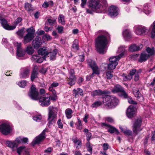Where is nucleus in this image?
I'll use <instances>...</instances> for the list:
<instances>
[{
  "instance_id": "60",
  "label": "nucleus",
  "mask_w": 155,
  "mask_h": 155,
  "mask_svg": "<svg viewBox=\"0 0 155 155\" xmlns=\"http://www.w3.org/2000/svg\"><path fill=\"white\" fill-rule=\"evenodd\" d=\"M94 74H95V73H94V71H93V72L91 74L87 75L86 76V80L87 81L90 80L94 76Z\"/></svg>"
},
{
  "instance_id": "50",
  "label": "nucleus",
  "mask_w": 155,
  "mask_h": 155,
  "mask_svg": "<svg viewBox=\"0 0 155 155\" xmlns=\"http://www.w3.org/2000/svg\"><path fill=\"white\" fill-rule=\"evenodd\" d=\"M127 99L128 100V102L130 104H137V102L134 101L130 97H129Z\"/></svg>"
},
{
  "instance_id": "19",
  "label": "nucleus",
  "mask_w": 155,
  "mask_h": 155,
  "mask_svg": "<svg viewBox=\"0 0 155 155\" xmlns=\"http://www.w3.org/2000/svg\"><path fill=\"white\" fill-rule=\"evenodd\" d=\"M108 15L111 17H114L118 15L117 8L115 6H111L108 9Z\"/></svg>"
},
{
  "instance_id": "53",
  "label": "nucleus",
  "mask_w": 155,
  "mask_h": 155,
  "mask_svg": "<svg viewBox=\"0 0 155 155\" xmlns=\"http://www.w3.org/2000/svg\"><path fill=\"white\" fill-rule=\"evenodd\" d=\"M39 54L34 55L31 58V60L34 62H36L39 57Z\"/></svg>"
},
{
  "instance_id": "25",
  "label": "nucleus",
  "mask_w": 155,
  "mask_h": 155,
  "mask_svg": "<svg viewBox=\"0 0 155 155\" xmlns=\"http://www.w3.org/2000/svg\"><path fill=\"white\" fill-rule=\"evenodd\" d=\"M143 47V45L140 44L139 45L137 46L135 45H131L129 48V50L131 52L138 51L140 50Z\"/></svg>"
},
{
  "instance_id": "38",
  "label": "nucleus",
  "mask_w": 155,
  "mask_h": 155,
  "mask_svg": "<svg viewBox=\"0 0 155 155\" xmlns=\"http://www.w3.org/2000/svg\"><path fill=\"white\" fill-rule=\"evenodd\" d=\"M102 104V102L100 101H95L91 105V107L92 108H96L101 106Z\"/></svg>"
},
{
  "instance_id": "45",
  "label": "nucleus",
  "mask_w": 155,
  "mask_h": 155,
  "mask_svg": "<svg viewBox=\"0 0 155 155\" xmlns=\"http://www.w3.org/2000/svg\"><path fill=\"white\" fill-rule=\"evenodd\" d=\"M75 144V147L76 148L79 149L80 148L81 146V143L79 140H76L74 141Z\"/></svg>"
},
{
  "instance_id": "59",
  "label": "nucleus",
  "mask_w": 155,
  "mask_h": 155,
  "mask_svg": "<svg viewBox=\"0 0 155 155\" xmlns=\"http://www.w3.org/2000/svg\"><path fill=\"white\" fill-rule=\"evenodd\" d=\"M61 121V119H59L57 121V124L59 128L62 129L63 128V124Z\"/></svg>"
},
{
  "instance_id": "23",
  "label": "nucleus",
  "mask_w": 155,
  "mask_h": 155,
  "mask_svg": "<svg viewBox=\"0 0 155 155\" xmlns=\"http://www.w3.org/2000/svg\"><path fill=\"white\" fill-rule=\"evenodd\" d=\"M38 53L39 55H44L45 57V56L49 54V52L48 51V48L44 47L39 49L38 50Z\"/></svg>"
},
{
  "instance_id": "16",
  "label": "nucleus",
  "mask_w": 155,
  "mask_h": 155,
  "mask_svg": "<svg viewBox=\"0 0 155 155\" xmlns=\"http://www.w3.org/2000/svg\"><path fill=\"white\" fill-rule=\"evenodd\" d=\"M15 46L17 47L16 53L17 56L19 57L24 56L25 54V51L22 48L21 43H18L17 42Z\"/></svg>"
},
{
  "instance_id": "10",
  "label": "nucleus",
  "mask_w": 155,
  "mask_h": 155,
  "mask_svg": "<svg viewBox=\"0 0 155 155\" xmlns=\"http://www.w3.org/2000/svg\"><path fill=\"white\" fill-rule=\"evenodd\" d=\"M38 100L39 102L41 103V105L43 107L47 106L50 104L49 95L47 94L43 97H40Z\"/></svg>"
},
{
  "instance_id": "44",
  "label": "nucleus",
  "mask_w": 155,
  "mask_h": 155,
  "mask_svg": "<svg viewBox=\"0 0 155 155\" xmlns=\"http://www.w3.org/2000/svg\"><path fill=\"white\" fill-rule=\"evenodd\" d=\"M154 48L153 47L152 48H151L149 47L147 48L146 51L149 54H148L150 55V57L154 54Z\"/></svg>"
},
{
  "instance_id": "22",
  "label": "nucleus",
  "mask_w": 155,
  "mask_h": 155,
  "mask_svg": "<svg viewBox=\"0 0 155 155\" xmlns=\"http://www.w3.org/2000/svg\"><path fill=\"white\" fill-rule=\"evenodd\" d=\"M6 143L7 146L13 151L15 150L18 146V144L15 141H7Z\"/></svg>"
},
{
  "instance_id": "12",
  "label": "nucleus",
  "mask_w": 155,
  "mask_h": 155,
  "mask_svg": "<svg viewBox=\"0 0 155 155\" xmlns=\"http://www.w3.org/2000/svg\"><path fill=\"white\" fill-rule=\"evenodd\" d=\"M70 76L67 79V81H68V84L70 86H72L75 83V81L76 80L75 74L74 71L73 69H71L69 71Z\"/></svg>"
},
{
  "instance_id": "17",
  "label": "nucleus",
  "mask_w": 155,
  "mask_h": 155,
  "mask_svg": "<svg viewBox=\"0 0 155 155\" xmlns=\"http://www.w3.org/2000/svg\"><path fill=\"white\" fill-rule=\"evenodd\" d=\"M110 92L106 90L102 91L99 89L95 90L92 91L91 93V95L93 96H97L103 95L104 94H109Z\"/></svg>"
},
{
  "instance_id": "6",
  "label": "nucleus",
  "mask_w": 155,
  "mask_h": 155,
  "mask_svg": "<svg viewBox=\"0 0 155 155\" xmlns=\"http://www.w3.org/2000/svg\"><path fill=\"white\" fill-rule=\"evenodd\" d=\"M102 2L105 4L106 0H89L88 6L91 8L94 9H99L101 7L100 2Z\"/></svg>"
},
{
  "instance_id": "32",
  "label": "nucleus",
  "mask_w": 155,
  "mask_h": 155,
  "mask_svg": "<svg viewBox=\"0 0 155 155\" xmlns=\"http://www.w3.org/2000/svg\"><path fill=\"white\" fill-rule=\"evenodd\" d=\"M134 94L135 97H137V100L139 101H143V97L141 95L139 91H134Z\"/></svg>"
},
{
  "instance_id": "31",
  "label": "nucleus",
  "mask_w": 155,
  "mask_h": 155,
  "mask_svg": "<svg viewBox=\"0 0 155 155\" xmlns=\"http://www.w3.org/2000/svg\"><path fill=\"white\" fill-rule=\"evenodd\" d=\"M38 74V69L37 68H34L31 76V79L32 81H33L35 79L37 78Z\"/></svg>"
},
{
  "instance_id": "1",
  "label": "nucleus",
  "mask_w": 155,
  "mask_h": 155,
  "mask_svg": "<svg viewBox=\"0 0 155 155\" xmlns=\"http://www.w3.org/2000/svg\"><path fill=\"white\" fill-rule=\"evenodd\" d=\"M99 31L101 35L98 36L96 39L95 46L97 51L100 53H102L105 51L107 43L108 37H109L110 35L104 31Z\"/></svg>"
},
{
  "instance_id": "57",
  "label": "nucleus",
  "mask_w": 155,
  "mask_h": 155,
  "mask_svg": "<svg viewBox=\"0 0 155 155\" xmlns=\"http://www.w3.org/2000/svg\"><path fill=\"white\" fill-rule=\"evenodd\" d=\"M45 60V56H43L42 57H40L39 56L38 60H37V62L38 63H41L43 61V60Z\"/></svg>"
},
{
  "instance_id": "37",
  "label": "nucleus",
  "mask_w": 155,
  "mask_h": 155,
  "mask_svg": "<svg viewBox=\"0 0 155 155\" xmlns=\"http://www.w3.org/2000/svg\"><path fill=\"white\" fill-rule=\"evenodd\" d=\"M26 51L28 54H32L34 52L33 48L31 46H28L25 50Z\"/></svg>"
},
{
  "instance_id": "42",
  "label": "nucleus",
  "mask_w": 155,
  "mask_h": 155,
  "mask_svg": "<svg viewBox=\"0 0 155 155\" xmlns=\"http://www.w3.org/2000/svg\"><path fill=\"white\" fill-rule=\"evenodd\" d=\"M25 8L26 10L28 11H32L33 10L32 5L28 3L25 4Z\"/></svg>"
},
{
  "instance_id": "20",
  "label": "nucleus",
  "mask_w": 155,
  "mask_h": 155,
  "mask_svg": "<svg viewBox=\"0 0 155 155\" xmlns=\"http://www.w3.org/2000/svg\"><path fill=\"white\" fill-rule=\"evenodd\" d=\"M135 109L133 106L130 105L127 109L126 114L129 118H132L135 113Z\"/></svg>"
},
{
  "instance_id": "47",
  "label": "nucleus",
  "mask_w": 155,
  "mask_h": 155,
  "mask_svg": "<svg viewBox=\"0 0 155 155\" xmlns=\"http://www.w3.org/2000/svg\"><path fill=\"white\" fill-rule=\"evenodd\" d=\"M33 120L37 122H40L41 119V116L40 115H35L33 117Z\"/></svg>"
},
{
  "instance_id": "34",
  "label": "nucleus",
  "mask_w": 155,
  "mask_h": 155,
  "mask_svg": "<svg viewBox=\"0 0 155 155\" xmlns=\"http://www.w3.org/2000/svg\"><path fill=\"white\" fill-rule=\"evenodd\" d=\"M73 93L75 95V97L78 94L81 96H83V91L82 89L79 88H78L76 90L75 89L73 90Z\"/></svg>"
},
{
  "instance_id": "11",
  "label": "nucleus",
  "mask_w": 155,
  "mask_h": 155,
  "mask_svg": "<svg viewBox=\"0 0 155 155\" xmlns=\"http://www.w3.org/2000/svg\"><path fill=\"white\" fill-rule=\"evenodd\" d=\"M11 130V127L7 124L2 123L0 125V131L5 135H7L9 134Z\"/></svg>"
},
{
  "instance_id": "21",
  "label": "nucleus",
  "mask_w": 155,
  "mask_h": 155,
  "mask_svg": "<svg viewBox=\"0 0 155 155\" xmlns=\"http://www.w3.org/2000/svg\"><path fill=\"white\" fill-rule=\"evenodd\" d=\"M103 103L104 105L110 108V104L111 103V96L105 95L103 97Z\"/></svg>"
},
{
  "instance_id": "61",
  "label": "nucleus",
  "mask_w": 155,
  "mask_h": 155,
  "mask_svg": "<svg viewBox=\"0 0 155 155\" xmlns=\"http://www.w3.org/2000/svg\"><path fill=\"white\" fill-rule=\"evenodd\" d=\"M15 141L18 144V143H21V137H19L16 138Z\"/></svg>"
},
{
  "instance_id": "39",
  "label": "nucleus",
  "mask_w": 155,
  "mask_h": 155,
  "mask_svg": "<svg viewBox=\"0 0 155 155\" xmlns=\"http://www.w3.org/2000/svg\"><path fill=\"white\" fill-rule=\"evenodd\" d=\"M143 12L147 15H148L150 12V10L149 9V7L147 4L144 5Z\"/></svg>"
},
{
  "instance_id": "14",
  "label": "nucleus",
  "mask_w": 155,
  "mask_h": 155,
  "mask_svg": "<svg viewBox=\"0 0 155 155\" xmlns=\"http://www.w3.org/2000/svg\"><path fill=\"white\" fill-rule=\"evenodd\" d=\"M42 42L40 37L37 36L33 40L32 42V45L34 48L38 49L42 45Z\"/></svg>"
},
{
  "instance_id": "55",
  "label": "nucleus",
  "mask_w": 155,
  "mask_h": 155,
  "mask_svg": "<svg viewBox=\"0 0 155 155\" xmlns=\"http://www.w3.org/2000/svg\"><path fill=\"white\" fill-rule=\"evenodd\" d=\"M24 30L23 29H21L19 30L17 32V34L19 36L22 37L24 33Z\"/></svg>"
},
{
  "instance_id": "43",
  "label": "nucleus",
  "mask_w": 155,
  "mask_h": 155,
  "mask_svg": "<svg viewBox=\"0 0 155 155\" xmlns=\"http://www.w3.org/2000/svg\"><path fill=\"white\" fill-rule=\"evenodd\" d=\"M58 22L61 23L62 25H64L65 24V21L64 20V17L62 15H60L58 18Z\"/></svg>"
},
{
  "instance_id": "40",
  "label": "nucleus",
  "mask_w": 155,
  "mask_h": 155,
  "mask_svg": "<svg viewBox=\"0 0 155 155\" xmlns=\"http://www.w3.org/2000/svg\"><path fill=\"white\" fill-rule=\"evenodd\" d=\"M72 48L76 51L79 50V46L77 40H75L73 42L72 46Z\"/></svg>"
},
{
  "instance_id": "26",
  "label": "nucleus",
  "mask_w": 155,
  "mask_h": 155,
  "mask_svg": "<svg viewBox=\"0 0 155 155\" xmlns=\"http://www.w3.org/2000/svg\"><path fill=\"white\" fill-rule=\"evenodd\" d=\"M123 88L119 84L115 85L114 88L112 89L111 92L113 93L121 92L123 91Z\"/></svg>"
},
{
  "instance_id": "30",
  "label": "nucleus",
  "mask_w": 155,
  "mask_h": 155,
  "mask_svg": "<svg viewBox=\"0 0 155 155\" xmlns=\"http://www.w3.org/2000/svg\"><path fill=\"white\" fill-rule=\"evenodd\" d=\"M123 36L127 40L130 38L132 37V34L129 29H126L123 33Z\"/></svg>"
},
{
  "instance_id": "13",
  "label": "nucleus",
  "mask_w": 155,
  "mask_h": 155,
  "mask_svg": "<svg viewBox=\"0 0 155 155\" xmlns=\"http://www.w3.org/2000/svg\"><path fill=\"white\" fill-rule=\"evenodd\" d=\"M0 20L2 26L5 29L12 30L15 28V26H10L8 23L7 21L0 16Z\"/></svg>"
},
{
  "instance_id": "18",
  "label": "nucleus",
  "mask_w": 155,
  "mask_h": 155,
  "mask_svg": "<svg viewBox=\"0 0 155 155\" xmlns=\"http://www.w3.org/2000/svg\"><path fill=\"white\" fill-rule=\"evenodd\" d=\"M101 126L103 127H107L108 128V132L111 134L115 132L117 134H119V132L118 130L113 127L109 125L106 123H102L101 124Z\"/></svg>"
},
{
  "instance_id": "24",
  "label": "nucleus",
  "mask_w": 155,
  "mask_h": 155,
  "mask_svg": "<svg viewBox=\"0 0 155 155\" xmlns=\"http://www.w3.org/2000/svg\"><path fill=\"white\" fill-rule=\"evenodd\" d=\"M111 103L110 104V108H111L114 107L117 105L119 103V101L115 96H111Z\"/></svg>"
},
{
  "instance_id": "15",
  "label": "nucleus",
  "mask_w": 155,
  "mask_h": 155,
  "mask_svg": "<svg viewBox=\"0 0 155 155\" xmlns=\"http://www.w3.org/2000/svg\"><path fill=\"white\" fill-rule=\"evenodd\" d=\"M46 131V130H44L41 134L34 139L32 143V146H34L37 144L39 143L42 140L45 138Z\"/></svg>"
},
{
  "instance_id": "29",
  "label": "nucleus",
  "mask_w": 155,
  "mask_h": 155,
  "mask_svg": "<svg viewBox=\"0 0 155 155\" xmlns=\"http://www.w3.org/2000/svg\"><path fill=\"white\" fill-rule=\"evenodd\" d=\"M149 30L150 31L151 37L153 38H155V21L150 26Z\"/></svg>"
},
{
  "instance_id": "64",
  "label": "nucleus",
  "mask_w": 155,
  "mask_h": 155,
  "mask_svg": "<svg viewBox=\"0 0 155 155\" xmlns=\"http://www.w3.org/2000/svg\"><path fill=\"white\" fill-rule=\"evenodd\" d=\"M123 132L125 134L128 135H131L132 134V132L130 130H124Z\"/></svg>"
},
{
  "instance_id": "5",
  "label": "nucleus",
  "mask_w": 155,
  "mask_h": 155,
  "mask_svg": "<svg viewBox=\"0 0 155 155\" xmlns=\"http://www.w3.org/2000/svg\"><path fill=\"white\" fill-rule=\"evenodd\" d=\"M141 123L142 120L141 117L138 118L135 120L133 125L132 130L134 133L136 135L142 130Z\"/></svg>"
},
{
  "instance_id": "48",
  "label": "nucleus",
  "mask_w": 155,
  "mask_h": 155,
  "mask_svg": "<svg viewBox=\"0 0 155 155\" xmlns=\"http://www.w3.org/2000/svg\"><path fill=\"white\" fill-rule=\"evenodd\" d=\"M22 18L21 17H18L17 18L14 22V25L13 26H15V27L20 22L22 21Z\"/></svg>"
},
{
  "instance_id": "7",
  "label": "nucleus",
  "mask_w": 155,
  "mask_h": 155,
  "mask_svg": "<svg viewBox=\"0 0 155 155\" xmlns=\"http://www.w3.org/2000/svg\"><path fill=\"white\" fill-rule=\"evenodd\" d=\"M28 95L32 99L37 100L39 98V93L34 85H32L28 93Z\"/></svg>"
},
{
  "instance_id": "4",
  "label": "nucleus",
  "mask_w": 155,
  "mask_h": 155,
  "mask_svg": "<svg viewBox=\"0 0 155 155\" xmlns=\"http://www.w3.org/2000/svg\"><path fill=\"white\" fill-rule=\"evenodd\" d=\"M27 31L28 33L24 37L22 40L25 44L31 42L34 38L35 32V30L33 27L28 28Z\"/></svg>"
},
{
  "instance_id": "63",
  "label": "nucleus",
  "mask_w": 155,
  "mask_h": 155,
  "mask_svg": "<svg viewBox=\"0 0 155 155\" xmlns=\"http://www.w3.org/2000/svg\"><path fill=\"white\" fill-rule=\"evenodd\" d=\"M47 21L51 25H53L55 22V20H52L51 19H47Z\"/></svg>"
},
{
  "instance_id": "27",
  "label": "nucleus",
  "mask_w": 155,
  "mask_h": 155,
  "mask_svg": "<svg viewBox=\"0 0 155 155\" xmlns=\"http://www.w3.org/2000/svg\"><path fill=\"white\" fill-rule=\"evenodd\" d=\"M150 57V55L145 53H142L141 54L138 61L142 63L146 61Z\"/></svg>"
},
{
  "instance_id": "41",
  "label": "nucleus",
  "mask_w": 155,
  "mask_h": 155,
  "mask_svg": "<svg viewBox=\"0 0 155 155\" xmlns=\"http://www.w3.org/2000/svg\"><path fill=\"white\" fill-rule=\"evenodd\" d=\"M77 119L78 120V122L76 124V128L77 129L81 130L83 128L81 121L79 117H77Z\"/></svg>"
},
{
  "instance_id": "58",
  "label": "nucleus",
  "mask_w": 155,
  "mask_h": 155,
  "mask_svg": "<svg viewBox=\"0 0 155 155\" xmlns=\"http://www.w3.org/2000/svg\"><path fill=\"white\" fill-rule=\"evenodd\" d=\"M105 120L106 121L110 123H113L114 122L113 119L110 117H107L105 118Z\"/></svg>"
},
{
  "instance_id": "49",
  "label": "nucleus",
  "mask_w": 155,
  "mask_h": 155,
  "mask_svg": "<svg viewBox=\"0 0 155 155\" xmlns=\"http://www.w3.org/2000/svg\"><path fill=\"white\" fill-rule=\"evenodd\" d=\"M25 148L24 146H21L18 147L17 150V152L18 155H20L23 150Z\"/></svg>"
},
{
  "instance_id": "56",
  "label": "nucleus",
  "mask_w": 155,
  "mask_h": 155,
  "mask_svg": "<svg viewBox=\"0 0 155 155\" xmlns=\"http://www.w3.org/2000/svg\"><path fill=\"white\" fill-rule=\"evenodd\" d=\"M121 93L122 96L125 98L127 99L130 97L128 96L127 94L124 90V89H123V91H121Z\"/></svg>"
},
{
  "instance_id": "62",
  "label": "nucleus",
  "mask_w": 155,
  "mask_h": 155,
  "mask_svg": "<svg viewBox=\"0 0 155 155\" xmlns=\"http://www.w3.org/2000/svg\"><path fill=\"white\" fill-rule=\"evenodd\" d=\"M21 144L26 143L28 141V139L26 137H21Z\"/></svg>"
},
{
  "instance_id": "54",
  "label": "nucleus",
  "mask_w": 155,
  "mask_h": 155,
  "mask_svg": "<svg viewBox=\"0 0 155 155\" xmlns=\"http://www.w3.org/2000/svg\"><path fill=\"white\" fill-rule=\"evenodd\" d=\"M64 27L62 26H58L56 28L58 30V32L60 34H62L64 31Z\"/></svg>"
},
{
  "instance_id": "2",
  "label": "nucleus",
  "mask_w": 155,
  "mask_h": 155,
  "mask_svg": "<svg viewBox=\"0 0 155 155\" xmlns=\"http://www.w3.org/2000/svg\"><path fill=\"white\" fill-rule=\"evenodd\" d=\"M126 51L125 47L120 46L118 48L117 52L120 53L117 56H112L109 59V62L107 64L108 70H112L114 69L118 64V61L120 58H122L124 55Z\"/></svg>"
},
{
  "instance_id": "9",
  "label": "nucleus",
  "mask_w": 155,
  "mask_h": 155,
  "mask_svg": "<svg viewBox=\"0 0 155 155\" xmlns=\"http://www.w3.org/2000/svg\"><path fill=\"white\" fill-rule=\"evenodd\" d=\"M87 61L88 65L91 68L94 73H95L96 74H99L100 69L95 62L90 59H87Z\"/></svg>"
},
{
  "instance_id": "28",
  "label": "nucleus",
  "mask_w": 155,
  "mask_h": 155,
  "mask_svg": "<svg viewBox=\"0 0 155 155\" xmlns=\"http://www.w3.org/2000/svg\"><path fill=\"white\" fill-rule=\"evenodd\" d=\"M29 70L28 68H25L21 73L20 75V78H28L29 76Z\"/></svg>"
},
{
  "instance_id": "33",
  "label": "nucleus",
  "mask_w": 155,
  "mask_h": 155,
  "mask_svg": "<svg viewBox=\"0 0 155 155\" xmlns=\"http://www.w3.org/2000/svg\"><path fill=\"white\" fill-rule=\"evenodd\" d=\"M73 111L72 109L68 108L65 110V114L67 118L68 119H70L72 116Z\"/></svg>"
},
{
  "instance_id": "35",
  "label": "nucleus",
  "mask_w": 155,
  "mask_h": 155,
  "mask_svg": "<svg viewBox=\"0 0 155 155\" xmlns=\"http://www.w3.org/2000/svg\"><path fill=\"white\" fill-rule=\"evenodd\" d=\"M57 53V50L55 49L53 51L49 52L50 59L53 60L55 59L56 55Z\"/></svg>"
},
{
  "instance_id": "36",
  "label": "nucleus",
  "mask_w": 155,
  "mask_h": 155,
  "mask_svg": "<svg viewBox=\"0 0 155 155\" xmlns=\"http://www.w3.org/2000/svg\"><path fill=\"white\" fill-rule=\"evenodd\" d=\"M85 145L87 151L90 152L91 154H92V145L90 143L89 141H88L86 143Z\"/></svg>"
},
{
  "instance_id": "8",
  "label": "nucleus",
  "mask_w": 155,
  "mask_h": 155,
  "mask_svg": "<svg viewBox=\"0 0 155 155\" xmlns=\"http://www.w3.org/2000/svg\"><path fill=\"white\" fill-rule=\"evenodd\" d=\"M134 28L135 33L138 35H146L148 32L146 27L141 25L135 26Z\"/></svg>"
},
{
  "instance_id": "46",
  "label": "nucleus",
  "mask_w": 155,
  "mask_h": 155,
  "mask_svg": "<svg viewBox=\"0 0 155 155\" xmlns=\"http://www.w3.org/2000/svg\"><path fill=\"white\" fill-rule=\"evenodd\" d=\"M18 84L21 87H24L26 85V81H22L18 83Z\"/></svg>"
},
{
  "instance_id": "52",
  "label": "nucleus",
  "mask_w": 155,
  "mask_h": 155,
  "mask_svg": "<svg viewBox=\"0 0 155 155\" xmlns=\"http://www.w3.org/2000/svg\"><path fill=\"white\" fill-rule=\"evenodd\" d=\"M112 72L110 71H108L106 73V76L107 78L108 79H110L113 77Z\"/></svg>"
},
{
  "instance_id": "51",
  "label": "nucleus",
  "mask_w": 155,
  "mask_h": 155,
  "mask_svg": "<svg viewBox=\"0 0 155 155\" xmlns=\"http://www.w3.org/2000/svg\"><path fill=\"white\" fill-rule=\"evenodd\" d=\"M102 148L104 151H106L109 148V145L107 143H104L103 144Z\"/></svg>"
},
{
  "instance_id": "3",
  "label": "nucleus",
  "mask_w": 155,
  "mask_h": 155,
  "mask_svg": "<svg viewBox=\"0 0 155 155\" xmlns=\"http://www.w3.org/2000/svg\"><path fill=\"white\" fill-rule=\"evenodd\" d=\"M48 120H49L48 127H50V124H53L54 122L55 119L57 117V108L52 106H50L48 108Z\"/></svg>"
}]
</instances>
